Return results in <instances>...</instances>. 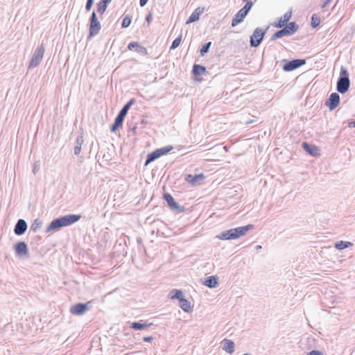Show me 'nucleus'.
<instances>
[{"mask_svg":"<svg viewBox=\"0 0 355 355\" xmlns=\"http://www.w3.org/2000/svg\"><path fill=\"white\" fill-rule=\"evenodd\" d=\"M80 215L69 214L54 219L50 223L49 225L47 227L46 232L49 233L51 231H57L61 227L71 225L78 221L80 219Z\"/></svg>","mask_w":355,"mask_h":355,"instance_id":"obj_1","label":"nucleus"},{"mask_svg":"<svg viewBox=\"0 0 355 355\" xmlns=\"http://www.w3.org/2000/svg\"><path fill=\"white\" fill-rule=\"evenodd\" d=\"M253 228V225H248L242 227L232 228L221 232L220 234L217 235L216 237L220 240L236 239L242 236L245 235L249 230Z\"/></svg>","mask_w":355,"mask_h":355,"instance_id":"obj_2","label":"nucleus"},{"mask_svg":"<svg viewBox=\"0 0 355 355\" xmlns=\"http://www.w3.org/2000/svg\"><path fill=\"white\" fill-rule=\"evenodd\" d=\"M350 86V80L347 70L342 67L340 70V77L337 81L336 89L340 94L346 93Z\"/></svg>","mask_w":355,"mask_h":355,"instance_id":"obj_3","label":"nucleus"},{"mask_svg":"<svg viewBox=\"0 0 355 355\" xmlns=\"http://www.w3.org/2000/svg\"><path fill=\"white\" fill-rule=\"evenodd\" d=\"M299 28L298 24L292 21L282 27V28L275 32L271 37V40H275L284 36H289L293 35L297 31Z\"/></svg>","mask_w":355,"mask_h":355,"instance_id":"obj_4","label":"nucleus"},{"mask_svg":"<svg viewBox=\"0 0 355 355\" xmlns=\"http://www.w3.org/2000/svg\"><path fill=\"white\" fill-rule=\"evenodd\" d=\"M45 51L44 44L42 43L34 51L31 60L28 64V69H33L37 67L43 59Z\"/></svg>","mask_w":355,"mask_h":355,"instance_id":"obj_5","label":"nucleus"},{"mask_svg":"<svg viewBox=\"0 0 355 355\" xmlns=\"http://www.w3.org/2000/svg\"><path fill=\"white\" fill-rule=\"evenodd\" d=\"M101 28V23L98 20L96 12L93 11L89 19V35L87 38L91 39L100 32Z\"/></svg>","mask_w":355,"mask_h":355,"instance_id":"obj_6","label":"nucleus"},{"mask_svg":"<svg viewBox=\"0 0 355 355\" xmlns=\"http://www.w3.org/2000/svg\"><path fill=\"white\" fill-rule=\"evenodd\" d=\"M268 28L262 29L261 28H257L252 35L250 36V44L251 47H257L262 42L264 35L266 33Z\"/></svg>","mask_w":355,"mask_h":355,"instance_id":"obj_7","label":"nucleus"},{"mask_svg":"<svg viewBox=\"0 0 355 355\" xmlns=\"http://www.w3.org/2000/svg\"><path fill=\"white\" fill-rule=\"evenodd\" d=\"M164 199L166 201L168 206L172 211H176L177 213H181L184 211V207L180 206L173 198V196L168 193H166L163 196Z\"/></svg>","mask_w":355,"mask_h":355,"instance_id":"obj_8","label":"nucleus"},{"mask_svg":"<svg viewBox=\"0 0 355 355\" xmlns=\"http://www.w3.org/2000/svg\"><path fill=\"white\" fill-rule=\"evenodd\" d=\"M16 255L19 258H28L30 256L27 244L24 241L17 243L15 246Z\"/></svg>","mask_w":355,"mask_h":355,"instance_id":"obj_9","label":"nucleus"},{"mask_svg":"<svg viewBox=\"0 0 355 355\" xmlns=\"http://www.w3.org/2000/svg\"><path fill=\"white\" fill-rule=\"evenodd\" d=\"M306 64L305 59H294L287 62L283 65L285 71H293Z\"/></svg>","mask_w":355,"mask_h":355,"instance_id":"obj_10","label":"nucleus"},{"mask_svg":"<svg viewBox=\"0 0 355 355\" xmlns=\"http://www.w3.org/2000/svg\"><path fill=\"white\" fill-rule=\"evenodd\" d=\"M90 302L87 303H78L70 307V312L75 315H81L89 308Z\"/></svg>","mask_w":355,"mask_h":355,"instance_id":"obj_11","label":"nucleus"},{"mask_svg":"<svg viewBox=\"0 0 355 355\" xmlns=\"http://www.w3.org/2000/svg\"><path fill=\"white\" fill-rule=\"evenodd\" d=\"M340 103V96L338 93L334 92L330 94L329 98L325 102V105L327 106L331 111L335 110Z\"/></svg>","mask_w":355,"mask_h":355,"instance_id":"obj_12","label":"nucleus"},{"mask_svg":"<svg viewBox=\"0 0 355 355\" xmlns=\"http://www.w3.org/2000/svg\"><path fill=\"white\" fill-rule=\"evenodd\" d=\"M27 227V223L24 219H19L15 224L14 232L17 236L22 235L26 232Z\"/></svg>","mask_w":355,"mask_h":355,"instance_id":"obj_13","label":"nucleus"},{"mask_svg":"<svg viewBox=\"0 0 355 355\" xmlns=\"http://www.w3.org/2000/svg\"><path fill=\"white\" fill-rule=\"evenodd\" d=\"M247 15L248 14L245 11H243L242 9H240L232 21V26L234 27L239 24L241 23Z\"/></svg>","mask_w":355,"mask_h":355,"instance_id":"obj_14","label":"nucleus"},{"mask_svg":"<svg viewBox=\"0 0 355 355\" xmlns=\"http://www.w3.org/2000/svg\"><path fill=\"white\" fill-rule=\"evenodd\" d=\"M203 179L204 175L202 173L195 175H187V177L185 178L186 181L192 185L200 184V182L202 181Z\"/></svg>","mask_w":355,"mask_h":355,"instance_id":"obj_15","label":"nucleus"},{"mask_svg":"<svg viewBox=\"0 0 355 355\" xmlns=\"http://www.w3.org/2000/svg\"><path fill=\"white\" fill-rule=\"evenodd\" d=\"M125 116V115L119 112V114H117L116 117L114 119V123L112 125L110 128L111 132H115L119 128H120L122 125Z\"/></svg>","mask_w":355,"mask_h":355,"instance_id":"obj_16","label":"nucleus"},{"mask_svg":"<svg viewBox=\"0 0 355 355\" xmlns=\"http://www.w3.org/2000/svg\"><path fill=\"white\" fill-rule=\"evenodd\" d=\"M292 12L291 11L286 12L283 17H282L279 21L274 24L275 27L277 28H282L285 26V24L290 20L291 17Z\"/></svg>","mask_w":355,"mask_h":355,"instance_id":"obj_17","label":"nucleus"},{"mask_svg":"<svg viewBox=\"0 0 355 355\" xmlns=\"http://www.w3.org/2000/svg\"><path fill=\"white\" fill-rule=\"evenodd\" d=\"M204 285L206 286L213 288H216L218 285V278L216 276H209L205 279Z\"/></svg>","mask_w":355,"mask_h":355,"instance_id":"obj_18","label":"nucleus"},{"mask_svg":"<svg viewBox=\"0 0 355 355\" xmlns=\"http://www.w3.org/2000/svg\"><path fill=\"white\" fill-rule=\"evenodd\" d=\"M302 146L304 150L309 153L311 155L316 156L318 154V149L316 146L311 144H309L306 142H304Z\"/></svg>","mask_w":355,"mask_h":355,"instance_id":"obj_19","label":"nucleus"},{"mask_svg":"<svg viewBox=\"0 0 355 355\" xmlns=\"http://www.w3.org/2000/svg\"><path fill=\"white\" fill-rule=\"evenodd\" d=\"M234 343L229 339L223 340V349L225 352L232 354L234 352Z\"/></svg>","mask_w":355,"mask_h":355,"instance_id":"obj_20","label":"nucleus"},{"mask_svg":"<svg viewBox=\"0 0 355 355\" xmlns=\"http://www.w3.org/2000/svg\"><path fill=\"white\" fill-rule=\"evenodd\" d=\"M111 1H107V0H101L98 3H97V12L102 15L106 10L107 9V5L110 3Z\"/></svg>","mask_w":355,"mask_h":355,"instance_id":"obj_21","label":"nucleus"},{"mask_svg":"<svg viewBox=\"0 0 355 355\" xmlns=\"http://www.w3.org/2000/svg\"><path fill=\"white\" fill-rule=\"evenodd\" d=\"M159 152H158V150H155V151L149 153L148 155H147V157H146V162H145V165H148L149 163L155 161V159H158L159 157Z\"/></svg>","mask_w":355,"mask_h":355,"instance_id":"obj_22","label":"nucleus"},{"mask_svg":"<svg viewBox=\"0 0 355 355\" xmlns=\"http://www.w3.org/2000/svg\"><path fill=\"white\" fill-rule=\"evenodd\" d=\"M170 296H171V299L172 300H178L179 302L181 301V299H184V295H183V293L180 291V290H177V289H173L172 291H171L170 292Z\"/></svg>","mask_w":355,"mask_h":355,"instance_id":"obj_23","label":"nucleus"},{"mask_svg":"<svg viewBox=\"0 0 355 355\" xmlns=\"http://www.w3.org/2000/svg\"><path fill=\"white\" fill-rule=\"evenodd\" d=\"M180 307L185 312H190L191 311V303L185 298L181 299L180 302Z\"/></svg>","mask_w":355,"mask_h":355,"instance_id":"obj_24","label":"nucleus"},{"mask_svg":"<svg viewBox=\"0 0 355 355\" xmlns=\"http://www.w3.org/2000/svg\"><path fill=\"white\" fill-rule=\"evenodd\" d=\"M206 71V68L204 66L195 64L193 67V73L195 76H200Z\"/></svg>","mask_w":355,"mask_h":355,"instance_id":"obj_25","label":"nucleus"},{"mask_svg":"<svg viewBox=\"0 0 355 355\" xmlns=\"http://www.w3.org/2000/svg\"><path fill=\"white\" fill-rule=\"evenodd\" d=\"M353 245V243L349 241H340L335 244V248L338 250H344Z\"/></svg>","mask_w":355,"mask_h":355,"instance_id":"obj_26","label":"nucleus"},{"mask_svg":"<svg viewBox=\"0 0 355 355\" xmlns=\"http://www.w3.org/2000/svg\"><path fill=\"white\" fill-rule=\"evenodd\" d=\"M136 102L135 99V98H131L123 107L122 109L119 111V112L125 116H126L129 109L130 108V107L135 104Z\"/></svg>","mask_w":355,"mask_h":355,"instance_id":"obj_27","label":"nucleus"},{"mask_svg":"<svg viewBox=\"0 0 355 355\" xmlns=\"http://www.w3.org/2000/svg\"><path fill=\"white\" fill-rule=\"evenodd\" d=\"M149 327V324L146 323H141L139 322H135L131 324V328L135 330H142Z\"/></svg>","mask_w":355,"mask_h":355,"instance_id":"obj_28","label":"nucleus"},{"mask_svg":"<svg viewBox=\"0 0 355 355\" xmlns=\"http://www.w3.org/2000/svg\"><path fill=\"white\" fill-rule=\"evenodd\" d=\"M42 224V223L41 220H40L38 218L35 219L31 226V230L34 232H37V230L41 228Z\"/></svg>","mask_w":355,"mask_h":355,"instance_id":"obj_29","label":"nucleus"},{"mask_svg":"<svg viewBox=\"0 0 355 355\" xmlns=\"http://www.w3.org/2000/svg\"><path fill=\"white\" fill-rule=\"evenodd\" d=\"M200 16V13L197 12V10H196L194 12L191 13V15L189 16V19H187L186 24H191L193 23L197 20H198Z\"/></svg>","mask_w":355,"mask_h":355,"instance_id":"obj_30","label":"nucleus"},{"mask_svg":"<svg viewBox=\"0 0 355 355\" xmlns=\"http://www.w3.org/2000/svg\"><path fill=\"white\" fill-rule=\"evenodd\" d=\"M320 24V17L316 15V14H313L311 16V25L313 28H316L317 26H319V24Z\"/></svg>","mask_w":355,"mask_h":355,"instance_id":"obj_31","label":"nucleus"},{"mask_svg":"<svg viewBox=\"0 0 355 355\" xmlns=\"http://www.w3.org/2000/svg\"><path fill=\"white\" fill-rule=\"evenodd\" d=\"M182 41V34H180L178 37H176L172 42L171 46L170 47L171 50L175 49L179 46L180 42Z\"/></svg>","mask_w":355,"mask_h":355,"instance_id":"obj_32","label":"nucleus"},{"mask_svg":"<svg viewBox=\"0 0 355 355\" xmlns=\"http://www.w3.org/2000/svg\"><path fill=\"white\" fill-rule=\"evenodd\" d=\"M173 149V146H166L161 148H158V152L159 154V156H162L164 155H166L168 153H169Z\"/></svg>","mask_w":355,"mask_h":355,"instance_id":"obj_33","label":"nucleus"},{"mask_svg":"<svg viewBox=\"0 0 355 355\" xmlns=\"http://www.w3.org/2000/svg\"><path fill=\"white\" fill-rule=\"evenodd\" d=\"M211 45V42H208L205 43L200 49V54L201 55H205L207 53L209 52V48Z\"/></svg>","mask_w":355,"mask_h":355,"instance_id":"obj_34","label":"nucleus"},{"mask_svg":"<svg viewBox=\"0 0 355 355\" xmlns=\"http://www.w3.org/2000/svg\"><path fill=\"white\" fill-rule=\"evenodd\" d=\"M131 17L126 15L122 21L121 27L122 28H127L130 25L131 23Z\"/></svg>","mask_w":355,"mask_h":355,"instance_id":"obj_35","label":"nucleus"},{"mask_svg":"<svg viewBox=\"0 0 355 355\" xmlns=\"http://www.w3.org/2000/svg\"><path fill=\"white\" fill-rule=\"evenodd\" d=\"M252 6V1L248 0L246 1V3L245 4V6L241 9L248 14L249 11L251 10Z\"/></svg>","mask_w":355,"mask_h":355,"instance_id":"obj_36","label":"nucleus"},{"mask_svg":"<svg viewBox=\"0 0 355 355\" xmlns=\"http://www.w3.org/2000/svg\"><path fill=\"white\" fill-rule=\"evenodd\" d=\"M135 51L143 55H146L148 54L147 49L144 46H141L139 44L135 49Z\"/></svg>","mask_w":355,"mask_h":355,"instance_id":"obj_37","label":"nucleus"},{"mask_svg":"<svg viewBox=\"0 0 355 355\" xmlns=\"http://www.w3.org/2000/svg\"><path fill=\"white\" fill-rule=\"evenodd\" d=\"M83 142H84L83 137L82 135H79L76 139L75 146L81 147Z\"/></svg>","mask_w":355,"mask_h":355,"instance_id":"obj_38","label":"nucleus"},{"mask_svg":"<svg viewBox=\"0 0 355 355\" xmlns=\"http://www.w3.org/2000/svg\"><path fill=\"white\" fill-rule=\"evenodd\" d=\"M94 0H87V3L85 5V10L87 11H89L93 6Z\"/></svg>","mask_w":355,"mask_h":355,"instance_id":"obj_39","label":"nucleus"},{"mask_svg":"<svg viewBox=\"0 0 355 355\" xmlns=\"http://www.w3.org/2000/svg\"><path fill=\"white\" fill-rule=\"evenodd\" d=\"M139 45V44L136 42H130L129 43L128 46V48L129 50H133L137 47V46Z\"/></svg>","mask_w":355,"mask_h":355,"instance_id":"obj_40","label":"nucleus"},{"mask_svg":"<svg viewBox=\"0 0 355 355\" xmlns=\"http://www.w3.org/2000/svg\"><path fill=\"white\" fill-rule=\"evenodd\" d=\"M307 355H323V354L318 350H312L307 354Z\"/></svg>","mask_w":355,"mask_h":355,"instance_id":"obj_41","label":"nucleus"},{"mask_svg":"<svg viewBox=\"0 0 355 355\" xmlns=\"http://www.w3.org/2000/svg\"><path fill=\"white\" fill-rule=\"evenodd\" d=\"M81 152V147L80 146H74V154L76 155H78Z\"/></svg>","mask_w":355,"mask_h":355,"instance_id":"obj_42","label":"nucleus"},{"mask_svg":"<svg viewBox=\"0 0 355 355\" xmlns=\"http://www.w3.org/2000/svg\"><path fill=\"white\" fill-rule=\"evenodd\" d=\"M331 1H332V0H325V1L322 4L321 8H326V7L329 4V3H330Z\"/></svg>","mask_w":355,"mask_h":355,"instance_id":"obj_43","label":"nucleus"},{"mask_svg":"<svg viewBox=\"0 0 355 355\" xmlns=\"http://www.w3.org/2000/svg\"><path fill=\"white\" fill-rule=\"evenodd\" d=\"M153 19V17H152V15L151 13H149L146 17V21L148 22V23H150V21H152Z\"/></svg>","mask_w":355,"mask_h":355,"instance_id":"obj_44","label":"nucleus"},{"mask_svg":"<svg viewBox=\"0 0 355 355\" xmlns=\"http://www.w3.org/2000/svg\"><path fill=\"white\" fill-rule=\"evenodd\" d=\"M148 0H139V5L141 7L146 6Z\"/></svg>","mask_w":355,"mask_h":355,"instance_id":"obj_45","label":"nucleus"},{"mask_svg":"<svg viewBox=\"0 0 355 355\" xmlns=\"http://www.w3.org/2000/svg\"><path fill=\"white\" fill-rule=\"evenodd\" d=\"M143 340L145 342H150L153 340V337H144Z\"/></svg>","mask_w":355,"mask_h":355,"instance_id":"obj_46","label":"nucleus"},{"mask_svg":"<svg viewBox=\"0 0 355 355\" xmlns=\"http://www.w3.org/2000/svg\"><path fill=\"white\" fill-rule=\"evenodd\" d=\"M348 127L349 128H352V127L355 128V121L349 122L348 123Z\"/></svg>","mask_w":355,"mask_h":355,"instance_id":"obj_47","label":"nucleus"},{"mask_svg":"<svg viewBox=\"0 0 355 355\" xmlns=\"http://www.w3.org/2000/svg\"><path fill=\"white\" fill-rule=\"evenodd\" d=\"M137 242L138 243H139V244L141 243H142V239L141 237H137Z\"/></svg>","mask_w":355,"mask_h":355,"instance_id":"obj_48","label":"nucleus"},{"mask_svg":"<svg viewBox=\"0 0 355 355\" xmlns=\"http://www.w3.org/2000/svg\"><path fill=\"white\" fill-rule=\"evenodd\" d=\"M253 122H254V121H253V120H250V121H246V123H246V125H249V124L252 123Z\"/></svg>","mask_w":355,"mask_h":355,"instance_id":"obj_49","label":"nucleus"},{"mask_svg":"<svg viewBox=\"0 0 355 355\" xmlns=\"http://www.w3.org/2000/svg\"><path fill=\"white\" fill-rule=\"evenodd\" d=\"M256 248H257V250L261 249V245H257Z\"/></svg>","mask_w":355,"mask_h":355,"instance_id":"obj_50","label":"nucleus"},{"mask_svg":"<svg viewBox=\"0 0 355 355\" xmlns=\"http://www.w3.org/2000/svg\"><path fill=\"white\" fill-rule=\"evenodd\" d=\"M243 355H250V354H243Z\"/></svg>","mask_w":355,"mask_h":355,"instance_id":"obj_51","label":"nucleus"}]
</instances>
